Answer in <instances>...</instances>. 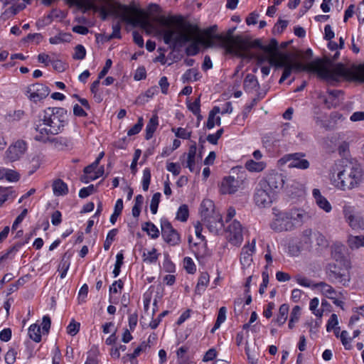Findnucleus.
<instances>
[{"mask_svg": "<svg viewBox=\"0 0 364 364\" xmlns=\"http://www.w3.org/2000/svg\"><path fill=\"white\" fill-rule=\"evenodd\" d=\"M116 16L133 27H139L148 35L155 32L162 36L166 44L173 43L176 46L191 42L186 48L188 55H196L199 52V44L206 47L214 46L212 39L200 36L197 26L183 22L181 17L161 16L156 19L161 27L156 28L150 21L148 14L134 2L129 5L119 4Z\"/></svg>", "mask_w": 364, "mask_h": 364, "instance_id": "1", "label": "nucleus"}, {"mask_svg": "<svg viewBox=\"0 0 364 364\" xmlns=\"http://www.w3.org/2000/svg\"><path fill=\"white\" fill-rule=\"evenodd\" d=\"M269 61L271 65L276 67H289L290 74L293 70L314 73L320 78L328 82L337 81L340 77L346 76L348 74L347 69L342 64H337L333 68H330L322 60L316 59L304 65L299 61L291 62L290 55L287 53L274 54Z\"/></svg>", "mask_w": 364, "mask_h": 364, "instance_id": "2", "label": "nucleus"}, {"mask_svg": "<svg viewBox=\"0 0 364 364\" xmlns=\"http://www.w3.org/2000/svg\"><path fill=\"white\" fill-rule=\"evenodd\" d=\"M68 120L66 109L62 107H48L39 113L34 123L36 141H45L48 135H56L63 132Z\"/></svg>", "mask_w": 364, "mask_h": 364, "instance_id": "3", "label": "nucleus"}, {"mask_svg": "<svg viewBox=\"0 0 364 364\" xmlns=\"http://www.w3.org/2000/svg\"><path fill=\"white\" fill-rule=\"evenodd\" d=\"M331 183L337 189L346 191L360 187L364 181V173L360 164L342 161L336 162L329 172Z\"/></svg>", "mask_w": 364, "mask_h": 364, "instance_id": "4", "label": "nucleus"}, {"mask_svg": "<svg viewBox=\"0 0 364 364\" xmlns=\"http://www.w3.org/2000/svg\"><path fill=\"white\" fill-rule=\"evenodd\" d=\"M233 31V29L228 30L225 35H215L214 38L217 41V46L224 48L226 53L234 54L242 58H251L248 51L253 46L257 44V41L253 44L242 36H234Z\"/></svg>", "mask_w": 364, "mask_h": 364, "instance_id": "5", "label": "nucleus"}, {"mask_svg": "<svg viewBox=\"0 0 364 364\" xmlns=\"http://www.w3.org/2000/svg\"><path fill=\"white\" fill-rule=\"evenodd\" d=\"M350 268L348 261H344L343 264L328 263L325 267L326 277L330 283L346 287L351 279Z\"/></svg>", "mask_w": 364, "mask_h": 364, "instance_id": "6", "label": "nucleus"}, {"mask_svg": "<svg viewBox=\"0 0 364 364\" xmlns=\"http://www.w3.org/2000/svg\"><path fill=\"white\" fill-rule=\"evenodd\" d=\"M202 221L210 232L218 234L224 225L220 214L215 210L214 204L210 200H203L200 205Z\"/></svg>", "mask_w": 364, "mask_h": 364, "instance_id": "7", "label": "nucleus"}, {"mask_svg": "<svg viewBox=\"0 0 364 364\" xmlns=\"http://www.w3.org/2000/svg\"><path fill=\"white\" fill-rule=\"evenodd\" d=\"M285 177L278 172L272 171L259 181L263 187L267 188L274 194L279 192L285 183Z\"/></svg>", "mask_w": 364, "mask_h": 364, "instance_id": "8", "label": "nucleus"}, {"mask_svg": "<svg viewBox=\"0 0 364 364\" xmlns=\"http://www.w3.org/2000/svg\"><path fill=\"white\" fill-rule=\"evenodd\" d=\"M225 237L234 246H240L243 241V228L241 223L234 220L225 228Z\"/></svg>", "mask_w": 364, "mask_h": 364, "instance_id": "9", "label": "nucleus"}, {"mask_svg": "<svg viewBox=\"0 0 364 364\" xmlns=\"http://www.w3.org/2000/svg\"><path fill=\"white\" fill-rule=\"evenodd\" d=\"M343 213L346 222L352 229L364 230V219L355 211L354 207L346 205L343 206Z\"/></svg>", "mask_w": 364, "mask_h": 364, "instance_id": "10", "label": "nucleus"}, {"mask_svg": "<svg viewBox=\"0 0 364 364\" xmlns=\"http://www.w3.org/2000/svg\"><path fill=\"white\" fill-rule=\"evenodd\" d=\"M27 144L23 140H17L11 144L5 152L4 159L9 162L18 161L26 153Z\"/></svg>", "mask_w": 364, "mask_h": 364, "instance_id": "11", "label": "nucleus"}, {"mask_svg": "<svg viewBox=\"0 0 364 364\" xmlns=\"http://www.w3.org/2000/svg\"><path fill=\"white\" fill-rule=\"evenodd\" d=\"M161 228L162 237L166 243L172 246L179 244L181 241L180 235L168 220L161 219Z\"/></svg>", "mask_w": 364, "mask_h": 364, "instance_id": "12", "label": "nucleus"}, {"mask_svg": "<svg viewBox=\"0 0 364 364\" xmlns=\"http://www.w3.org/2000/svg\"><path fill=\"white\" fill-rule=\"evenodd\" d=\"M274 196L275 194L272 191L267 188L263 187L262 183L259 182L256 188L254 199L257 206L265 208L272 204Z\"/></svg>", "mask_w": 364, "mask_h": 364, "instance_id": "13", "label": "nucleus"}, {"mask_svg": "<svg viewBox=\"0 0 364 364\" xmlns=\"http://www.w3.org/2000/svg\"><path fill=\"white\" fill-rule=\"evenodd\" d=\"M255 239H253L251 242H248L242 248L240 261L243 270L250 268L252 265V255L255 252Z\"/></svg>", "mask_w": 364, "mask_h": 364, "instance_id": "14", "label": "nucleus"}, {"mask_svg": "<svg viewBox=\"0 0 364 364\" xmlns=\"http://www.w3.org/2000/svg\"><path fill=\"white\" fill-rule=\"evenodd\" d=\"M271 228L277 232L291 230L294 228L288 212H280L276 215V218L271 223Z\"/></svg>", "mask_w": 364, "mask_h": 364, "instance_id": "15", "label": "nucleus"}, {"mask_svg": "<svg viewBox=\"0 0 364 364\" xmlns=\"http://www.w3.org/2000/svg\"><path fill=\"white\" fill-rule=\"evenodd\" d=\"M304 156V154L302 153L290 154L285 155L280 161L283 163L289 161L288 165L289 168L305 170L309 167L310 164L308 160L302 159Z\"/></svg>", "mask_w": 364, "mask_h": 364, "instance_id": "16", "label": "nucleus"}, {"mask_svg": "<svg viewBox=\"0 0 364 364\" xmlns=\"http://www.w3.org/2000/svg\"><path fill=\"white\" fill-rule=\"evenodd\" d=\"M95 1L96 0H75V3L77 4V7L82 9L83 12L93 10L95 12L100 13L102 20H106L109 15L108 10L104 6H100L95 4Z\"/></svg>", "mask_w": 364, "mask_h": 364, "instance_id": "17", "label": "nucleus"}, {"mask_svg": "<svg viewBox=\"0 0 364 364\" xmlns=\"http://www.w3.org/2000/svg\"><path fill=\"white\" fill-rule=\"evenodd\" d=\"M48 94L49 88L39 83L31 85L26 90L27 97L36 102L46 98Z\"/></svg>", "mask_w": 364, "mask_h": 364, "instance_id": "18", "label": "nucleus"}, {"mask_svg": "<svg viewBox=\"0 0 364 364\" xmlns=\"http://www.w3.org/2000/svg\"><path fill=\"white\" fill-rule=\"evenodd\" d=\"M240 181L233 176L225 177L220 185V192L223 194H231L236 192L240 187Z\"/></svg>", "mask_w": 364, "mask_h": 364, "instance_id": "19", "label": "nucleus"}, {"mask_svg": "<svg viewBox=\"0 0 364 364\" xmlns=\"http://www.w3.org/2000/svg\"><path fill=\"white\" fill-rule=\"evenodd\" d=\"M197 147L196 143L191 145L188 149V152L186 155L187 160L185 166L188 168L191 172H199V168L196 165L198 161L201 159L200 156H196Z\"/></svg>", "mask_w": 364, "mask_h": 364, "instance_id": "20", "label": "nucleus"}, {"mask_svg": "<svg viewBox=\"0 0 364 364\" xmlns=\"http://www.w3.org/2000/svg\"><path fill=\"white\" fill-rule=\"evenodd\" d=\"M39 141L44 144L49 143L54 149L58 150H63L68 148L71 144L70 140L66 137H52L50 135H48V139Z\"/></svg>", "mask_w": 364, "mask_h": 364, "instance_id": "21", "label": "nucleus"}, {"mask_svg": "<svg viewBox=\"0 0 364 364\" xmlns=\"http://www.w3.org/2000/svg\"><path fill=\"white\" fill-rule=\"evenodd\" d=\"M312 196L316 205L326 213H329L332 210V206L328 200L322 196L321 191L318 188H314L312 191Z\"/></svg>", "mask_w": 364, "mask_h": 364, "instance_id": "22", "label": "nucleus"}, {"mask_svg": "<svg viewBox=\"0 0 364 364\" xmlns=\"http://www.w3.org/2000/svg\"><path fill=\"white\" fill-rule=\"evenodd\" d=\"M313 288L318 289L321 293L328 299H334V296H337L338 292L329 284L325 282H321L313 285Z\"/></svg>", "mask_w": 364, "mask_h": 364, "instance_id": "23", "label": "nucleus"}, {"mask_svg": "<svg viewBox=\"0 0 364 364\" xmlns=\"http://www.w3.org/2000/svg\"><path fill=\"white\" fill-rule=\"evenodd\" d=\"M288 213L291 221L293 222L294 227L301 225L304 221L309 218L308 213L301 210H292Z\"/></svg>", "mask_w": 364, "mask_h": 364, "instance_id": "24", "label": "nucleus"}, {"mask_svg": "<svg viewBox=\"0 0 364 364\" xmlns=\"http://www.w3.org/2000/svg\"><path fill=\"white\" fill-rule=\"evenodd\" d=\"M209 274L207 272H202L198 278L195 293L201 295L205 291L208 284H209Z\"/></svg>", "mask_w": 364, "mask_h": 364, "instance_id": "25", "label": "nucleus"}, {"mask_svg": "<svg viewBox=\"0 0 364 364\" xmlns=\"http://www.w3.org/2000/svg\"><path fill=\"white\" fill-rule=\"evenodd\" d=\"M220 109L219 107H214L213 109L209 112L208 118L207 121L206 127L210 129L214 127L215 124H220V117H216V114L220 113Z\"/></svg>", "mask_w": 364, "mask_h": 364, "instance_id": "26", "label": "nucleus"}, {"mask_svg": "<svg viewBox=\"0 0 364 364\" xmlns=\"http://www.w3.org/2000/svg\"><path fill=\"white\" fill-rule=\"evenodd\" d=\"M52 187L53 194L56 196H65L68 193V185L61 179L55 180Z\"/></svg>", "mask_w": 364, "mask_h": 364, "instance_id": "27", "label": "nucleus"}, {"mask_svg": "<svg viewBox=\"0 0 364 364\" xmlns=\"http://www.w3.org/2000/svg\"><path fill=\"white\" fill-rule=\"evenodd\" d=\"M243 87L244 90L248 92L255 90L259 87L257 77L252 74H247L245 78Z\"/></svg>", "mask_w": 364, "mask_h": 364, "instance_id": "28", "label": "nucleus"}, {"mask_svg": "<svg viewBox=\"0 0 364 364\" xmlns=\"http://www.w3.org/2000/svg\"><path fill=\"white\" fill-rule=\"evenodd\" d=\"M159 124L158 117L156 115H154L146 127V139L149 140L152 138L154 132L156 131Z\"/></svg>", "mask_w": 364, "mask_h": 364, "instance_id": "29", "label": "nucleus"}, {"mask_svg": "<svg viewBox=\"0 0 364 364\" xmlns=\"http://www.w3.org/2000/svg\"><path fill=\"white\" fill-rule=\"evenodd\" d=\"M201 78V75L197 69H188L182 75V81L183 83L188 82L197 81Z\"/></svg>", "mask_w": 364, "mask_h": 364, "instance_id": "30", "label": "nucleus"}, {"mask_svg": "<svg viewBox=\"0 0 364 364\" xmlns=\"http://www.w3.org/2000/svg\"><path fill=\"white\" fill-rule=\"evenodd\" d=\"M266 167V163L264 161H255L249 160L245 163V168L251 172H260Z\"/></svg>", "mask_w": 364, "mask_h": 364, "instance_id": "31", "label": "nucleus"}, {"mask_svg": "<svg viewBox=\"0 0 364 364\" xmlns=\"http://www.w3.org/2000/svg\"><path fill=\"white\" fill-rule=\"evenodd\" d=\"M343 247L342 245H335L331 250V256L336 262V264H343L344 261H348L343 254Z\"/></svg>", "mask_w": 364, "mask_h": 364, "instance_id": "32", "label": "nucleus"}, {"mask_svg": "<svg viewBox=\"0 0 364 364\" xmlns=\"http://www.w3.org/2000/svg\"><path fill=\"white\" fill-rule=\"evenodd\" d=\"M348 244L350 249H358L361 247H364V236L363 235H358L353 236L350 235L348 239Z\"/></svg>", "mask_w": 364, "mask_h": 364, "instance_id": "33", "label": "nucleus"}, {"mask_svg": "<svg viewBox=\"0 0 364 364\" xmlns=\"http://www.w3.org/2000/svg\"><path fill=\"white\" fill-rule=\"evenodd\" d=\"M142 230L153 239L158 238L159 236V230L158 228L151 222H146L143 224Z\"/></svg>", "mask_w": 364, "mask_h": 364, "instance_id": "34", "label": "nucleus"}, {"mask_svg": "<svg viewBox=\"0 0 364 364\" xmlns=\"http://www.w3.org/2000/svg\"><path fill=\"white\" fill-rule=\"evenodd\" d=\"M28 336L33 341L39 343L41 341V326L36 323L31 325L28 328Z\"/></svg>", "mask_w": 364, "mask_h": 364, "instance_id": "35", "label": "nucleus"}, {"mask_svg": "<svg viewBox=\"0 0 364 364\" xmlns=\"http://www.w3.org/2000/svg\"><path fill=\"white\" fill-rule=\"evenodd\" d=\"M23 245V243L18 242L8 249L6 252L0 257V264L6 259L14 258L16 252L19 250Z\"/></svg>", "mask_w": 364, "mask_h": 364, "instance_id": "36", "label": "nucleus"}, {"mask_svg": "<svg viewBox=\"0 0 364 364\" xmlns=\"http://www.w3.org/2000/svg\"><path fill=\"white\" fill-rule=\"evenodd\" d=\"M158 257L159 254H157L155 248H152L151 250L147 252L144 251L142 255L143 261L146 264L155 263L157 261Z\"/></svg>", "mask_w": 364, "mask_h": 364, "instance_id": "37", "label": "nucleus"}, {"mask_svg": "<svg viewBox=\"0 0 364 364\" xmlns=\"http://www.w3.org/2000/svg\"><path fill=\"white\" fill-rule=\"evenodd\" d=\"M289 313V306L287 304H282L280 306L279 309V314L276 319V322L279 325H282L285 323Z\"/></svg>", "mask_w": 364, "mask_h": 364, "instance_id": "38", "label": "nucleus"}, {"mask_svg": "<svg viewBox=\"0 0 364 364\" xmlns=\"http://www.w3.org/2000/svg\"><path fill=\"white\" fill-rule=\"evenodd\" d=\"M12 193L13 191L11 188L0 187V207H1L4 202L9 200L10 197H15V196H12Z\"/></svg>", "mask_w": 364, "mask_h": 364, "instance_id": "39", "label": "nucleus"}, {"mask_svg": "<svg viewBox=\"0 0 364 364\" xmlns=\"http://www.w3.org/2000/svg\"><path fill=\"white\" fill-rule=\"evenodd\" d=\"M226 308L223 306L219 309L217 320L215 323V325L212 329V332L219 328L220 325L225 321L226 319Z\"/></svg>", "mask_w": 364, "mask_h": 364, "instance_id": "40", "label": "nucleus"}, {"mask_svg": "<svg viewBox=\"0 0 364 364\" xmlns=\"http://www.w3.org/2000/svg\"><path fill=\"white\" fill-rule=\"evenodd\" d=\"M328 92L329 95V98L328 99L325 98L323 100V102H324L325 105L328 108H330L331 107L335 106L337 104V102H331V100H333L336 97H338L339 95L342 94V92L340 90H329Z\"/></svg>", "mask_w": 364, "mask_h": 364, "instance_id": "41", "label": "nucleus"}, {"mask_svg": "<svg viewBox=\"0 0 364 364\" xmlns=\"http://www.w3.org/2000/svg\"><path fill=\"white\" fill-rule=\"evenodd\" d=\"M188 218V208L186 205H182L179 207L177 213H176V219L181 221L185 222L187 220Z\"/></svg>", "mask_w": 364, "mask_h": 364, "instance_id": "42", "label": "nucleus"}, {"mask_svg": "<svg viewBox=\"0 0 364 364\" xmlns=\"http://www.w3.org/2000/svg\"><path fill=\"white\" fill-rule=\"evenodd\" d=\"M151 181V171L149 168H146L143 171V177H142V188L144 191H146L149 189V186Z\"/></svg>", "mask_w": 364, "mask_h": 364, "instance_id": "43", "label": "nucleus"}, {"mask_svg": "<svg viewBox=\"0 0 364 364\" xmlns=\"http://www.w3.org/2000/svg\"><path fill=\"white\" fill-rule=\"evenodd\" d=\"M161 196V195L160 193H156L152 196L150 204V209L153 214H156L157 213Z\"/></svg>", "mask_w": 364, "mask_h": 364, "instance_id": "44", "label": "nucleus"}, {"mask_svg": "<svg viewBox=\"0 0 364 364\" xmlns=\"http://www.w3.org/2000/svg\"><path fill=\"white\" fill-rule=\"evenodd\" d=\"M319 304V300L317 298H314L311 300L309 304V309L316 316L321 317L323 315V311L317 309Z\"/></svg>", "mask_w": 364, "mask_h": 364, "instance_id": "45", "label": "nucleus"}, {"mask_svg": "<svg viewBox=\"0 0 364 364\" xmlns=\"http://www.w3.org/2000/svg\"><path fill=\"white\" fill-rule=\"evenodd\" d=\"M183 267L189 274H193L196 271V265L191 257H186L183 259Z\"/></svg>", "mask_w": 364, "mask_h": 364, "instance_id": "46", "label": "nucleus"}, {"mask_svg": "<svg viewBox=\"0 0 364 364\" xmlns=\"http://www.w3.org/2000/svg\"><path fill=\"white\" fill-rule=\"evenodd\" d=\"M117 234V229H112L111 230L106 237V240L104 243V248L105 250H108L112 245V242L114 241L115 236Z\"/></svg>", "mask_w": 364, "mask_h": 364, "instance_id": "47", "label": "nucleus"}, {"mask_svg": "<svg viewBox=\"0 0 364 364\" xmlns=\"http://www.w3.org/2000/svg\"><path fill=\"white\" fill-rule=\"evenodd\" d=\"M116 259H117L116 263H115L114 268V270L112 272L114 277H117L119 274L120 268L123 264V259H124L123 254L122 252L117 253V255L116 256Z\"/></svg>", "mask_w": 364, "mask_h": 364, "instance_id": "48", "label": "nucleus"}, {"mask_svg": "<svg viewBox=\"0 0 364 364\" xmlns=\"http://www.w3.org/2000/svg\"><path fill=\"white\" fill-rule=\"evenodd\" d=\"M340 338L346 350H350L352 347L350 343L353 338L348 336V333L346 331H343L341 333Z\"/></svg>", "mask_w": 364, "mask_h": 364, "instance_id": "49", "label": "nucleus"}, {"mask_svg": "<svg viewBox=\"0 0 364 364\" xmlns=\"http://www.w3.org/2000/svg\"><path fill=\"white\" fill-rule=\"evenodd\" d=\"M86 55V50L82 45H77L75 48L73 58L76 60H83Z\"/></svg>", "mask_w": 364, "mask_h": 364, "instance_id": "50", "label": "nucleus"}, {"mask_svg": "<svg viewBox=\"0 0 364 364\" xmlns=\"http://www.w3.org/2000/svg\"><path fill=\"white\" fill-rule=\"evenodd\" d=\"M143 124V118L139 117L137 123L128 130L127 135L133 136L138 134L141 130Z\"/></svg>", "mask_w": 364, "mask_h": 364, "instance_id": "51", "label": "nucleus"}, {"mask_svg": "<svg viewBox=\"0 0 364 364\" xmlns=\"http://www.w3.org/2000/svg\"><path fill=\"white\" fill-rule=\"evenodd\" d=\"M353 74L354 78L364 82V64L355 67L353 70Z\"/></svg>", "mask_w": 364, "mask_h": 364, "instance_id": "52", "label": "nucleus"}, {"mask_svg": "<svg viewBox=\"0 0 364 364\" xmlns=\"http://www.w3.org/2000/svg\"><path fill=\"white\" fill-rule=\"evenodd\" d=\"M294 279L298 284H299L302 287H313L314 284H312L311 281L304 276L297 274L295 276Z\"/></svg>", "mask_w": 364, "mask_h": 364, "instance_id": "53", "label": "nucleus"}, {"mask_svg": "<svg viewBox=\"0 0 364 364\" xmlns=\"http://www.w3.org/2000/svg\"><path fill=\"white\" fill-rule=\"evenodd\" d=\"M172 132L175 133L176 136L184 139H188L191 137V132H188L186 129L178 127L177 129H172Z\"/></svg>", "mask_w": 364, "mask_h": 364, "instance_id": "54", "label": "nucleus"}, {"mask_svg": "<svg viewBox=\"0 0 364 364\" xmlns=\"http://www.w3.org/2000/svg\"><path fill=\"white\" fill-rule=\"evenodd\" d=\"M70 267V262L68 260H65L64 258L61 260L59 267L58 271L60 272V278L63 279L65 277L67 272Z\"/></svg>", "mask_w": 364, "mask_h": 364, "instance_id": "55", "label": "nucleus"}, {"mask_svg": "<svg viewBox=\"0 0 364 364\" xmlns=\"http://www.w3.org/2000/svg\"><path fill=\"white\" fill-rule=\"evenodd\" d=\"M70 36L69 34L63 33V34H60L58 36H55L54 37H51L49 39V42L51 44H58L63 41H68L70 39Z\"/></svg>", "mask_w": 364, "mask_h": 364, "instance_id": "56", "label": "nucleus"}, {"mask_svg": "<svg viewBox=\"0 0 364 364\" xmlns=\"http://www.w3.org/2000/svg\"><path fill=\"white\" fill-rule=\"evenodd\" d=\"M20 175L14 170L6 168V179L10 182H16L19 180Z\"/></svg>", "mask_w": 364, "mask_h": 364, "instance_id": "57", "label": "nucleus"}, {"mask_svg": "<svg viewBox=\"0 0 364 364\" xmlns=\"http://www.w3.org/2000/svg\"><path fill=\"white\" fill-rule=\"evenodd\" d=\"M338 316L336 314H331L329 320L328 321V323L326 325V330L328 332L331 331L335 328L338 327Z\"/></svg>", "mask_w": 364, "mask_h": 364, "instance_id": "58", "label": "nucleus"}, {"mask_svg": "<svg viewBox=\"0 0 364 364\" xmlns=\"http://www.w3.org/2000/svg\"><path fill=\"white\" fill-rule=\"evenodd\" d=\"M112 33L109 36V39L121 38V25L119 22L112 24Z\"/></svg>", "mask_w": 364, "mask_h": 364, "instance_id": "59", "label": "nucleus"}, {"mask_svg": "<svg viewBox=\"0 0 364 364\" xmlns=\"http://www.w3.org/2000/svg\"><path fill=\"white\" fill-rule=\"evenodd\" d=\"M80 330V323L72 321L67 327V333L71 336L76 335Z\"/></svg>", "mask_w": 364, "mask_h": 364, "instance_id": "60", "label": "nucleus"}, {"mask_svg": "<svg viewBox=\"0 0 364 364\" xmlns=\"http://www.w3.org/2000/svg\"><path fill=\"white\" fill-rule=\"evenodd\" d=\"M51 321L49 316L46 315L43 317L41 326L42 333L48 334L50 328Z\"/></svg>", "mask_w": 364, "mask_h": 364, "instance_id": "61", "label": "nucleus"}, {"mask_svg": "<svg viewBox=\"0 0 364 364\" xmlns=\"http://www.w3.org/2000/svg\"><path fill=\"white\" fill-rule=\"evenodd\" d=\"M17 352L14 348H11L8 350L5 355V361L7 364H14L16 361V357Z\"/></svg>", "mask_w": 364, "mask_h": 364, "instance_id": "62", "label": "nucleus"}, {"mask_svg": "<svg viewBox=\"0 0 364 364\" xmlns=\"http://www.w3.org/2000/svg\"><path fill=\"white\" fill-rule=\"evenodd\" d=\"M188 109L194 114L195 115H199L200 113V97H198L195 100L194 102L190 103L188 105Z\"/></svg>", "mask_w": 364, "mask_h": 364, "instance_id": "63", "label": "nucleus"}, {"mask_svg": "<svg viewBox=\"0 0 364 364\" xmlns=\"http://www.w3.org/2000/svg\"><path fill=\"white\" fill-rule=\"evenodd\" d=\"M95 191V187L93 185H90L87 187L82 188L79 191V197L81 198H85L91 195Z\"/></svg>", "mask_w": 364, "mask_h": 364, "instance_id": "64", "label": "nucleus"}]
</instances>
